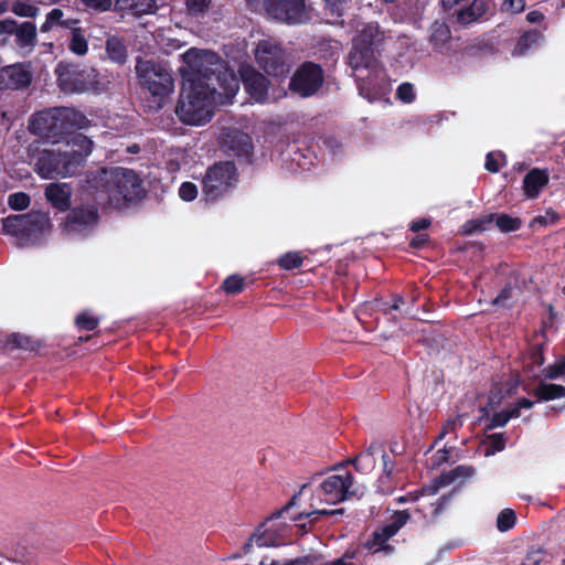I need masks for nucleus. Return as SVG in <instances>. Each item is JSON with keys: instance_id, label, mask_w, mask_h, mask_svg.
Segmentation results:
<instances>
[{"instance_id": "43", "label": "nucleus", "mask_w": 565, "mask_h": 565, "mask_svg": "<svg viewBox=\"0 0 565 565\" xmlns=\"http://www.w3.org/2000/svg\"><path fill=\"white\" fill-rule=\"evenodd\" d=\"M64 19V12L61 9H53L46 14L45 22L41 25L42 32H47L54 26H58Z\"/></svg>"}, {"instance_id": "64", "label": "nucleus", "mask_w": 565, "mask_h": 565, "mask_svg": "<svg viewBox=\"0 0 565 565\" xmlns=\"http://www.w3.org/2000/svg\"><path fill=\"white\" fill-rule=\"evenodd\" d=\"M451 451V448L447 449V448H444V449H440L436 452L435 457H436V462L437 463H443V462H447L449 460V454Z\"/></svg>"}, {"instance_id": "50", "label": "nucleus", "mask_w": 565, "mask_h": 565, "mask_svg": "<svg viewBox=\"0 0 565 565\" xmlns=\"http://www.w3.org/2000/svg\"><path fill=\"white\" fill-rule=\"evenodd\" d=\"M179 195L183 201H192L198 195V188L192 182H184L179 189Z\"/></svg>"}, {"instance_id": "49", "label": "nucleus", "mask_w": 565, "mask_h": 565, "mask_svg": "<svg viewBox=\"0 0 565 565\" xmlns=\"http://www.w3.org/2000/svg\"><path fill=\"white\" fill-rule=\"evenodd\" d=\"M302 258L298 253H287L280 258V266L285 269H292L300 266Z\"/></svg>"}, {"instance_id": "24", "label": "nucleus", "mask_w": 565, "mask_h": 565, "mask_svg": "<svg viewBox=\"0 0 565 565\" xmlns=\"http://www.w3.org/2000/svg\"><path fill=\"white\" fill-rule=\"evenodd\" d=\"M475 475V468L472 466L460 465L456 468L443 472L436 480V487L443 488L451 484L457 480L465 481Z\"/></svg>"}, {"instance_id": "1", "label": "nucleus", "mask_w": 565, "mask_h": 565, "mask_svg": "<svg viewBox=\"0 0 565 565\" xmlns=\"http://www.w3.org/2000/svg\"><path fill=\"white\" fill-rule=\"evenodd\" d=\"M185 66L182 67L183 82L206 85L214 83L221 88L220 95L232 97L239 88V81L231 72L226 63L215 53L205 50L190 49L183 54Z\"/></svg>"}, {"instance_id": "27", "label": "nucleus", "mask_w": 565, "mask_h": 565, "mask_svg": "<svg viewBox=\"0 0 565 565\" xmlns=\"http://www.w3.org/2000/svg\"><path fill=\"white\" fill-rule=\"evenodd\" d=\"M533 394L540 401H553L565 397V386L559 384L540 383Z\"/></svg>"}, {"instance_id": "46", "label": "nucleus", "mask_w": 565, "mask_h": 565, "mask_svg": "<svg viewBox=\"0 0 565 565\" xmlns=\"http://www.w3.org/2000/svg\"><path fill=\"white\" fill-rule=\"evenodd\" d=\"M8 204L13 210H24L30 205V198L23 192L9 195Z\"/></svg>"}, {"instance_id": "16", "label": "nucleus", "mask_w": 565, "mask_h": 565, "mask_svg": "<svg viewBox=\"0 0 565 565\" xmlns=\"http://www.w3.org/2000/svg\"><path fill=\"white\" fill-rule=\"evenodd\" d=\"M2 343L6 349H20L29 352H38L43 345L41 340L20 332H12L4 335Z\"/></svg>"}, {"instance_id": "23", "label": "nucleus", "mask_w": 565, "mask_h": 565, "mask_svg": "<svg viewBox=\"0 0 565 565\" xmlns=\"http://www.w3.org/2000/svg\"><path fill=\"white\" fill-rule=\"evenodd\" d=\"M383 41V33L380 31L377 24H366L361 30L358 31V34L353 42L359 43V45H364L366 47H373V51H377V47Z\"/></svg>"}, {"instance_id": "7", "label": "nucleus", "mask_w": 565, "mask_h": 565, "mask_svg": "<svg viewBox=\"0 0 565 565\" xmlns=\"http://www.w3.org/2000/svg\"><path fill=\"white\" fill-rule=\"evenodd\" d=\"M348 62L358 82L360 94L364 95L365 81H373L377 78L381 73L375 57V51H373V47H366L353 42Z\"/></svg>"}, {"instance_id": "2", "label": "nucleus", "mask_w": 565, "mask_h": 565, "mask_svg": "<svg viewBox=\"0 0 565 565\" xmlns=\"http://www.w3.org/2000/svg\"><path fill=\"white\" fill-rule=\"evenodd\" d=\"M88 125L86 116L68 107H57L34 114L29 120V130L52 143H60L65 136Z\"/></svg>"}, {"instance_id": "6", "label": "nucleus", "mask_w": 565, "mask_h": 565, "mask_svg": "<svg viewBox=\"0 0 565 565\" xmlns=\"http://www.w3.org/2000/svg\"><path fill=\"white\" fill-rule=\"evenodd\" d=\"M135 68L140 84L147 88L151 95L164 97L173 90V78L160 64L153 61L138 58Z\"/></svg>"}, {"instance_id": "41", "label": "nucleus", "mask_w": 565, "mask_h": 565, "mask_svg": "<svg viewBox=\"0 0 565 565\" xmlns=\"http://www.w3.org/2000/svg\"><path fill=\"white\" fill-rule=\"evenodd\" d=\"M512 296V288L510 285H505L504 288H502L499 294L494 297H490L489 299L488 298H479V302H488L490 303L491 306L493 307H497V308H503L507 306L508 303V300L511 298Z\"/></svg>"}, {"instance_id": "15", "label": "nucleus", "mask_w": 565, "mask_h": 565, "mask_svg": "<svg viewBox=\"0 0 565 565\" xmlns=\"http://www.w3.org/2000/svg\"><path fill=\"white\" fill-rule=\"evenodd\" d=\"M242 79L246 90L256 102L265 100L268 89V81L254 68L247 67L242 72Z\"/></svg>"}, {"instance_id": "42", "label": "nucleus", "mask_w": 565, "mask_h": 565, "mask_svg": "<svg viewBox=\"0 0 565 565\" xmlns=\"http://www.w3.org/2000/svg\"><path fill=\"white\" fill-rule=\"evenodd\" d=\"M526 359L532 367L544 364V345L542 343L532 344L526 353Z\"/></svg>"}, {"instance_id": "32", "label": "nucleus", "mask_w": 565, "mask_h": 565, "mask_svg": "<svg viewBox=\"0 0 565 565\" xmlns=\"http://www.w3.org/2000/svg\"><path fill=\"white\" fill-rule=\"evenodd\" d=\"M484 12V3L482 1H475L466 9L458 12L457 20L461 24H469L478 20Z\"/></svg>"}, {"instance_id": "63", "label": "nucleus", "mask_w": 565, "mask_h": 565, "mask_svg": "<svg viewBox=\"0 0 565 565\" xmlns=\"http://www.w3.org/2000/svg\"><path fill=\"white\" fill-rule=\"evenodd\" d=\"M430 225V221L428 218H422L415 221L411 224V230L414 232H418L420 230H425Z\"/></svg>"}, {"instance_id": "61", "label": "nucleus", "mask_w": 565, "mask_h": 565, "mask_svg": "<svg viewBox=\"0 0 565 565\" xmlns=\"http://www.w3.org/2000/svg\"><path fill=\"white\" fill-rule=\"evenodd\" d=\"M534 405V402L529 399V398H525V397H522L520 398L515 405L512 407V408H516L518 409V417L520 416V411L522 408H526V409H530L532 408Z\"/></svg>"}, {"instance_id": "13", "label": "nucleus", "mask_w": 565, "mask_h": 565, "mask_svg": "<svg viewBox=\"0 0 565 565\" xmlns=\"http://www.w3.org/2000/svg\"><path fill=\"white\" fill-rule=\"evenodd\" d=\"M409 518L411 515L407 511L395 512L390 523L373 532L372 539L365 543V547L375 552H393L394 547L387 544V541L407 523Z\"/></svg>"}, {"instance_id": "44", "label": "nucleus", "mask_w": 565, "mask_h": 565, "mask_svg": "<svg viewBox=\"0 0 565 565\" xmlns=\"http://www.w3.org/2000/svg\"><path fill=\"white\" fill-rule=\"evenodd\" d=\"M540 39V34L537 32H529L525 33L520 41L518 42L514 54L515 55H522L525 53V51L534 44Z\"/></svg>"}, {"instance_id": "54", "label": "nucleus", "mask_w": 565, "mask_h": 565, "mask_svg": "<svg viewBox=\"0 0 565 565\" xmlns=\"http://www.w3.org/2000/svg\"><path fill=\"white\" fill-rule=\"evenodd\" d=\"M245 285H220L216 289L217 295H238L244 291Z\"/></svg>"}, {"instance_id": "45", "label": "nucleus", "mask_w": 565, "mask_h": 565, "mask_svg": "<svg viewBox=\"0 0 565 565\" xmlns=\"http://www.w3.org/2000/svg\"><path fill=\"white\" fill-rule=\"evenodd\" d=\"M82 4L88 11L106 12L111 9V0H81Z\"/></svg>"}, {"instance_id": "53", "label": "nucleus", "mask_w": 565, "mask_h": 565, "mask_svg": "<svg viewBox=\"0 0 565 565\" xmlns=\"http://www.w3.org/2000/svg\"><path fill=\"white\" fill-rule=\"evenodd\" d=\"M558 216L553 211H547L544 215H539L533 218L532 226L539 224L542 226L555 223L557 221Z\"/></svg>"}, {"instance_id": "60", "label": "nucleus", "mask_w": 565, "mask_h": 565, "mask_svg": "<svg viewBox=\"0 0 565 565\" xmlns=\"http://www.w3.org/2000/svg\"><path fill=\"white\" fill-rule=\"evenodd\" d=\"M58 26L67 29L70 34L74 32L75 29H79V20L77 19H63Z\"/></svg>"}, {"instance_id": "38", "label": "nucleus", "mask_w": 565, "mask_h": 565, "mask_svg": "<svg viewBox=\"0 0 565 565\" xmlns=\"http://www.w3.org/2000/svg\"><path fill=\"white\" fill-rule=\"evenodd\" d=\"M344 513L343 509H334V510H315L309 513H299L298 515L294 516L292 520L296 522H299L303 519H308L309 523H316L320 516H335V515H342Z\"/></svg>"}, {"instance_id": "30", "label": "nucleus", "mask_w": 565, "mask_h": 565, "mask_svg": "<svg viewBox=\"0 0 565 565\" xmlns=\"http://www.w3.org/2000/svg\"><path fill=\"white\" fill-rule=\"evenodd\" d=\"M265 524L263 523L258 529L257 532L254 533L247 542L244 543L242 546L243 554H248L252 551L253 543H255L259 547H269L275 545V539L274 536L268 533L267 531L260 532V529Z\"/></svg>"}, {"instance_id": "9", "label": "nucleus", "mask_w": 565, "mask_h": 565, "mask_svg": "<svg viewBox=\"0 0 565 565\" xmlns=\"http://www.w3.org/2000/svg\"><path fill=\"white\" fill-rule=\"evenodd\" d=\"M236 181V168L232 162L215 163L206 171L203 178V193L211 199L218 198Z\"/></svg>"}, {"instance_id": "8", "label": "nucleus", "mask_w": 565, "mask_h": 565, "mask_svg": "<svg viewBox=\"0 0 565 565\" xmlns=\"http://www.w3.org/2000/svg\"><path fill=\"white\" fill-rule=\"evenodd\" d=\"M79 157H70L68 151L44 150L41 152L36 170L40 175L46 179L55 177H71L78 170Z\"/></svg>"}, {"instance_id": "58", "label": "nucleus", "mask_w": 565, "mask_h": 565, "mask_svg": "<svg viewBox=\"0 0 565 565\" xmlns=\"http://www.w3.org/2000/svg\"><path fill=\"white\" fill-rule=\"evenodd\" d=\"M18 23L13 20L0 21V34H15Z\"/></svg>"}, {"instance_id": "56", "label": "nucleus", "mask_w": 565, "mask_h": 565, "mask_svg": "<svg viewBox=\"0 0 565 565\" xmlns=\"http://www.w3.org/2000/svg\"><path fill=\"white\" fill-rule=\"evenodd\" d=\"M382 461H383V475L387 479H391L393 471H394L395 462L390 458V456L384 450L382 451Z\"/></svg>"}, {"instance_id": "47", "label": "nucleus", "mask_w": 565, "mask_h": 565, "mask_svg": "<svg viewBox=\"0 0 565 565\" xmlns=\"http://www.w3.org/2000/svg\"><path fill=\"white\" fill-rule=\"evenodd\" d=\"M12 11L20 17H35L39 9L30 3L18 1L12 6Z\"/></svg>"}, {"instance_id": "37", "label": "nucleus", "mask_w": 565, "mask_h": 565, "mask_svg": "<svg viewBox=\"0 0 565 565\" xmlns=\"http://www.w3.org/2000/svg\"><path fill=\"white\" fill-rule=\"evenodd\" d=\"M406 303L403 295L395 294L393 295L392 302L386 301L383 298H376L373 301V307L377 310L383 311L384 313H388L392 310H398L402 306Z\"/></svg>"}, {"instance_id": "19", "label": "nucleus", "mask_w": 565, "mask_h": 565, "mask_svg": "<svg viewBox=\"0 0 565 565\" xmlns=\"http://www.w3.org/2000/svg\"><path fill=\"white\" fill-rule=\"evenodd\" d=\"M23 237H33L50 228V218L46 213L31 212L23 214Z\"/></svg>"}, {"instance_id": "21", "label": "nucleus", "mask_w": 565, "mask_h": 565, "mask_svg": "<svg viewBox=\"0 0 565 565\" xmlns=\"http://www.w3.org/2000/svg\"><path fill=\"white\" fill-rule=\"evenodd\" d=\"M118 11H129L137 17L154 13L157 4L154 0H115Z\"/></svg>"}, {"instance_id": "11", "label": "nucleus", "mask_w": 565, "mask_h": 565, "mask_svg": "<svg viewBox=\"0 0 565 565\" xmlns=\"http://www.w3.org/2000/svg\"><path fill=\"white\" fill-rule=\"evenodd\" d=\"M58 85L65 93H83L88 90L94 81V70H79L70 63H60L56 67Z\"/></svg>"}, {"instance_id": "51", "label": "nucleus", "mask_w": 565, "mask_h": 565, "mask_svg": "<svg viewBox=\"0 0 565 565\" xmlns=\"http://www.w3.org/2000/svg\"><path fill=\"white\" fill-rule=\"evenodd\" d=\"M211 0H186V7L192 14H202L207 11Z\"/></svg>"}, {"instance_id": "17", "label": "nucleus", "mask_w": 565, "mask_h": 565, "mask_svg": "<svg viewBox=\"0 0 565 565\" xmlns=\"http://www.w3.org/2000/svg\"><path fill=\"white\" fill-rule=\"evenodd\" d=\"M223 145L236 156H246L252 149V139L246 132L233 129L224 135Z\"/></svg>"}, {"instance_id": "4", "label": "nucleus", "mask_w": 565, "mask_h": 565, "mask_svg": "<svg viewBox=\"0 0 565 565\" xmlns=\"http://www.w3.org/2000/svg\"><path fill=\"white\" fill-rule=\"evenodd\" d=\"M94 182L96 186L100 184L103 188L102 192L108 194L110 203L115 206L136 201L142 195L141 181L138 175L129 169H103L98 172Z\"/></svg>"}, {"instance_id": "12", "label": "nucleus", "mask_w": 565, "mask_h": 565, "mask_svg": "<svg viewBox=\"0 0 565 565\" xmlns=\"http://www.w3.org/2000/svg\"><path fill=\"white\" fill-rule=\"evenodd\" d=\"M323 83L322 70L319 65L307 62L294 74L290 81V89L302 97L313 95Z\"/></svg>"}, {"instance_id": "18", "label": "nucleus", "mask_w": 565, "mask_h": 565, "mask_svg": "<svg viewBox=\"0 0 565 565\" xmlns=\"http://www.w3.org/2000/svg\"><path fill=\"white\" fill-rule=\"evenodd\" d=\"M72 190L66 183H50L45 189L47 201L57 210L65 211L70 207Z\"/></svg>"}, {"instance_id": "55", "label": "nucleus", "mask_w": 565, "mask_h": 565, "mask_svg": "<svg viewBox=\"0 0 565 565\" xmlns=\"http://www.w3.org/2000/svg\"><path fill=\"white\" fill-rule=\"evenodd\" d=\"M542 555L540 550H531L526 553L525 557L520 565H540Z\"/></svg>"}, {"instance_id": "36", "label": "nucleus", "mask_w": 565, "mask_h": 565, "mask_svg": "<svg viewBox=\"0 0 565 565\" xmlns=\"http://www.w3.org/2000/svg\"><path fill=\"white\" fill-rule=\"evenodd\" d=\"M486 444V456L494 455L495 452H500L505 448L507 436L504 433H494L487 435Z\"/></svg>"}, {"instance_id": "28", "label": "nucleus", "mask_w": 565, "mask_h": 565, "mask_svg": "<svg viewBox=\"0 0 565 565\" xmlns=\"http://www.w3.org/2000/svg\"><path fill=\"white\" fill-rule=\"evenodd\" d=\"M106 52L108 57L116 63H125L127 58V49L122 39L110 36L106 41Z\"/></svg>"}, {"instance_id": "3", "label": "nucleus", "mask_w": 565, "mask_h": 565, "mask_svg": "<svg viewBox=\"0 0 565 565\" xmlns=\"http://www.w3.org/2000/svg\"><path fill=\"white\" fill-rule=\"evenodd\" d=\"M217 87L214 83L189 84L183 87L175 107L178 118L186 125L200 126L211 120L213 116L215 94Z\"/></svg>"}, {"instance_id": "5", "label": "nucleus", "mask_w": 565, "mask_h": 565, "mask_svg": "<svg viewBox=\"0 0 565 565\" xmlns=\"http://www.w3.org/2000/svg\"><path fill=\"white\" fill-rule=\"evenodd\" d=\"M258 66L268 75L286 76L290 71V60L281 45L273 39L262 40L254 50Z\"/></svg>"}, {"instance_id": "35", "label": "nucleus", "mask_w": 565, "mask_h": 565, "mask_svg": "<svg viewBox=\"0 0 565 565\" xmlns=\"http://www.w3.org/2000/svg\"><path fill=\"white\" fill-rule=\"evenodd\" d=\"M23 214L11 215L2 220L3 232L14 236L23 237Z\"/></svg>"}, {"instance_id": "33", "label": "nucleus", "mask_w": 565, "mask_h": 565, "mask_svg": "<svg viewBox=\"0 0 565 565\" xmlns=\"http://www.w3.org/2000/svg\"><path fill=\"white\" fill-rule=\"evenodd\" d=\"M74 324L79 331H94L99 324V318L93 316L89 310L76 315Z\"/></svg>"}, {"instance_id": "62", "label": "nucleus", "mask_w": 565, "mask_h": 565, "mask_svg": "<svg viewBox=\"0 0 565 565\" xmlns=\"http://www.w3.org/2000/svg\"><path fill=\"white\" fill-rule=\"evenodd\" d=\"M508 279H511V280H521L522 282H526L527 280L531 281L532 280V277L531 276H527L525 273L523 271H520V270H513L511 271V275L509 276Z\"/></svg>"}, {"instance_id": "25", "label": "nucleus", "mask_w": 565, "mask_h": 565, "mask_svg": "<svg viewBox=\"0 0 565 565\" xmlns=\"http://www.w3.org/2000/svg\"><path fill=\"white\" fill-rule=\"evenodd\" d=\"M451 38V32L448 25L443 21H435L431 25L430 43L437 52H445L448 50V43Z\"/></svg>"}, {"instance_id": "10", "label": "nucleus", "mask_w": 565, "mask_h": 565, "mask_svg": "<svg viewBox=\"0 0 565 565\" xmlns=\"http://www.w3.org/2000/svg\"><path fill=\"white\" fill-rule=\"evenodd\" d=\"M340 473L327 477L320 484V500L328 504H337L347 500L353 492V475L344 468H338Z\"/></svg>"}, {"instance_id": "31", "label": "nucleus", "mask_w": 565, "mask_h": 565, "mask_svg": "<svg viewBox=\"0 0 565 565\" xmlns=\"http://www.w3.org/2000/svg\"><path fill=\"white\" fill-rule=\"evenodd\" d=\"M68 49L72 53L83 56L88 51V41L86 39L85 31L79 28L75 29L68 38Z\"/></svg>"}, {"instance_id": "52", "label": "nucleus", "mask_w": 565, "mask_h": 565, "mask_svg": "<svg viewBox=\"0 0 565 565\" xmlns=\"http://www.w3.org/2000/svg\"><path fill=\"white\" fill-rule=\"evenodd\" d=\"M397 97L404 103H412L415 98L413 85L409 83L399 85L397 89Z\"/></svg>"}, {"instance_id": "57", "label": "nucleus", "mask_w": 565, "mask_h": 565, "mask_svg": "<svg viewBox=\"0 0 565 565\" xmlns=\"http://www.w3.org/2000/svg\"><path fill=\"white\" fill-rule=\"evenodd\" d=\"M525 3L523 0H505L503 8L512 13H518L524 10Z\"/></svg>"}, {"instance_id": "48", "label": "nucleus", "mask_w": 565, "mask_h": 565, "mask_svg": "<svg viewBox=\"0 0 565 565\" xmlns=\"http://www.w3.org/2000/svg\"><path fill=\"white\" fill-rule=\"evenodd\" d=\"M544 376L548 380L557 379L565 374V358L561 362H556L543 370Z\"/></svg>"}, {"instance_id": "39", "label": "nucleus", "mask_w": 565, "mask_h": 565, "mask_svg": "<svg viewBox=\"0 0 565 565\" xmlns=\"http://www.w3.org/2000/svg\"><path fill=\"white\" fill-rule=\"evenodd\" d=\"M516 523V514L512 509H503L497 518V529L500 532H508L514 527Z\"/></svg>"}, {"instance_id": "59", "label": "nucleus", "mask_w": 565, "mask_h": 565, "mask_svg": "<svg viewBox=\"0 0 565 565\" xmlns=\"http://www.w3.org/2000/svg\"><path fill=\"white\" fill-rule=\"evenodd\" d=\"M461 416H457L455 418H450L448 419L443 428L449 434L451 431H455L458 427H461L462 426V422H461Z\"/></svg>"}, {"instance_id": "34", "label": "nucleus", "mask_w": 565, "mask_h": 565, "mask_svg": "<svg viewBox=\"0 0 565 565\" xmlns=\"http://www.w3.org/2000/svg\"><path fill=\"white\" fill-rule=\"evenodd\" d=\"M518 417V409L516 408H511V409H507V411H501V412H498V413H494L488 424L486 425V429L487 430H492L497 427H503L507 425V423L511 419V418H516Z\"/></svg>"}, {"instance_id": "22", "label": "nucleus", "mask_w": 565, "mask_h": 565, "mask_svg": "<svg viewBox=\"0 0 565 565\" xmlns=\"http://www.w3.org/2000/svg\"><path fill=\"white\" fill-rule=\"evenodd\" d=\"M548 183V175L545 171L540 169H532L523 180L524 192L527 198L534 199L537 196L541 189Z\"/></svg>"}, {"instance_id": "26", "label": "nucleus", "mask_w": 565, "mask_h": 565, "mask_svg": "<svg viewBox=\"0 0 565 565\" xmlns=\"http://www.w3.org/2000/svg\"><path fill=\"white\" fill-rule=\"evenodd\" d=\"M14 35L19 47H28L31 50L36 43L35 24L30 21L18 24Z\"/></svg>"}, {"instance_id": "29", "label": "nucleus", "mask_w": 565, "mask_h": 565, "mask_svg": "<svg viewBox=\"0 0 565 565\" xmlns=\"http://www.w3.org/2000/svg\"><path fill=\"white\" fill-rule=\"evenodd\" d=\"M97 220V214L93 209H75L72 211V213L68 215V223L67 225L75 230L76 225H89L95 223Z\"/></svg>"}, {"instance_id": "40", "label": "nucleus", "mask_w": 565, "mask_h": 565, "mask_svg": "<svg viewBox=\"0 0 565 565\" xmlns=\"http://www.w3.org/2000/svg\"><path fill=\"white\" fill-rule=\"evenodd\" d=\"M498 228L503 233L513 232L520 228L521 220L508 214H500L495 220Z\"/></svg>"}, {"instance_id": "14", "label": "nucleus", "mask_w": 565, "mask_h": 565, "mask_svg": "<svg viewBox=\"0 0 565 565\" xmlns=\"http://www.w3.org/2000/svg\"><path fill=\"white\" fill-rule=\"evenodd\" d=\"M31 73L20 64L0 70V89H19L31 83Z\"/></svg>"}, {"instance_id": "20", "label": "nucleus", "mask_w": 565, "mask_h": 565, "mask_svg": "<svg viewBox=\"0 0 565 565\" xmlns=\"http://www.w3.org/2000/svg\"><path fill=\"white\" fill-rule=\"evenodd\" d=\"M66 150L70 157H79L78 168L83 164L85 158L90 154L93 141L83 134L71 136L65 141Z\"/></svg>"}]
</instances>
